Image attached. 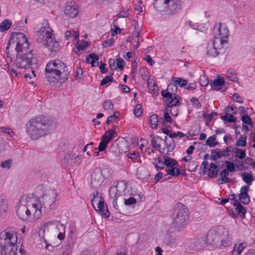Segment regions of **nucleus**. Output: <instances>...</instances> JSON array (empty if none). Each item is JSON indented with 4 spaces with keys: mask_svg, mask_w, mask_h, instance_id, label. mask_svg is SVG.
<instances>
[{
    "mask_svg": "<svg viewBox=\"0 0 255 255\" xmlns=\"http://www.w3.org/2000/svg\"><path fill=\"white\" fill-rule=\"evenodd\" d=\"M229 155V153H228L227 150H221L219 148H216L215 150L212 151L211 157L213 160H216L217 158H220L221 157L224 156L227 157Z\"/></svg>",
    "mask_w": 255,
    "mask_h": 255,
    "instance_id": "obj_22",
    "label": "nucleus"
},
{
    "mask_svg": "<svg viewBox=\"0 0 255 255\" xmlns=\"http://www.w3.org/2000/svg\"><path fill=\"white\" fill-rule=\"evenodd\" d=\"M60 222L57 220L48 221L43 223L38 231V235L44 238L45 233H48L53 227L57 228L58 226L60 225Z\"/></svg>",
    "mask_w": 255,
    "mask_h": 255,
    "instance_id": "obj_18",
    "label": "nucleus"
},
{
    "mask_svg": "<svg viewBox=\"0 0 255 255\" xmlns=\"http://www.w3.org/2000/svg\"><path fill=\"white\" fill-rule=\"evenodd\" d=\"M166 170L168 174L173 176H178L180 173V170L178 168L173 166L166 169Z\"/></svg>",
    "mask_w": 255,
    "mask_h": 255,
    "instance_id": "obj_42",
    "label": "nucleus"
},
{
    "mask_svg": "<svg viewBox=\"0 0 255 255\" xmlns=\"http://www.w3.org/2000/svg\"><path fill=\"white\" fill-rule=\"evenodd\" d=\"M98 210L99 213L103 217L108 218L110 216V212L108 211L107 206L105 204L104 200L102 197L100 198L99 202H98Z\"/></svg>",
    "mask_w": 255,
    "mask_h": 255,
    "instance_id": "obj_21",
    "label": "nucleus"
},
{
    "mask_svg": "<svg viewBox=\"0 0 255 255\" xmlns=\"http://www.w3.org/2000/svg\"><path fill=\"white\" fill-rule=\"evenodd\" d=\"M248 246L247 242H243L239 244H235L232 252V255H240L243 250Z\"/></svg>",
    "mask_w": 255,
    "mask_h": 255,
    "instance_id": "obj_23",
    "label": "nucleus"
},
{
    "mask_svg": "<svg viewBox=\"0 0 255 255\" xmlns=\"http://www.w3.org/2000/svg\"><path fill=\"white\" fill-rule=\"evenodd\" d=\"M164 163L165 165L169 168L176 165L178 163L175 159L169 157H166L164 158Z\"/></svg>",
    "mask_w": 255,
    "mask_h": 255,
    "instance_id": "obj_36",
    "label": "nucleus"
},
{
    "mask_svg": "<svg viewBox=\"0 0 255 255\" xmlns=\"http://www.w3.org/2000/svg\"><path fill=\"white\" fill-rule=\"evenodd\" d=\"M12 23L8 19L4 20L0 24V31L4 32L10 27Z\"/></svg>",
    "mask_w": 255,
    "mask_h": 255,
    "instance_id": "obj_33",
    "label": "nucleus"
},
{
    "mask_svg": "<svg viewBox=\"0 0 255 255\" xmlns=\"http://www.w3.org/2000/svg\"><path fill=\"white\" fill-rule=\"evenodd\" d=\"M207 242L217 247L228 245L231 241L228 230L223 226L213 227L206 235Z\"/></svg>",
    "mask_w": 255,
    "mask_h": 255,
    "instance_id": "obj_5",
    "label": "nucleus"
},
{
    "mask_svg": "<svg viewBox=\"0 0 255 255\" xmlns=\"http://www.w3.org/2000/svg\"><path fill=\"white\" fill-rule=\"evenodd\" d=\"M235 153L236 156L239 159H243L246 157V152L245 150L241 149L239 148H235Z\"/></svg>",
    "mask_w": 255,
    "mask_h": 255,
    "instance_id": "obj_41",
    "label": "nucleus"
},
{
    "mask_svg": "<svg viewBox=\"0 0 255 255\" xmlns=\"http://www.w3.org/2000/svg\"><path fill=\"white\" fill-rule=\"evenodd\" d=\"M222 119L224 121L228 122H235L236 121V118L229 114H226L225 116L222 117Z\"/></svg>",
    "mask_w": 255,
    "mask_h": 255,
    "instance_id": "obj_51",
    "label": "nucleus"
},
{
    "mask_svg": "<svg viewBox=\"0 0 255 255\" xmlns=\"http://www.w3.org/2000/svg\"><path fill=\"white\" fill-rule=\"evenodd\" d=\"M98 60H99L98 56L94 53L89 55L86 58V60L87 62L92 61V63H95L96 61H97Z\"/></svg>",
    "mask_w": 255,
    "mask_h": 255,
    "instance_id": "obj_56",
    "label": "nucleus"
},
{
    "mask_svg": "<svg viewBox=\"0 0 255 255\" xmlns=\"http://www.w3.org/2000/svg\"><path fill=\"white\" fill-rule=\"evenodd\" d=\"M161 95L166 99V104L168 108L170 114L174 117H176L178 115V108L180 104L177 96H173L169 92L162 90Z\"/></svg>",
    "mask_w": 255,
    "mask_h": 255,
    "instance_id": "obj_12",
    "label": "nucleus"
},
{
    "mask_svg": "<svg viewBox=\"0 0 255 255\" xmlns=\"http://www.w3.org/2000/svg\"><path fill=\"white\" fill-rule=\"evenodd\" d=\"M147 85L149 91L152 95V96H156L157 95L158 88L152 79H149L148 80Z\"/></svg>",
    "mask_w": 255,
    "mask_h": 255,
    "instance_id": "obj_25",
    "label": "nucleus"
},
{
    "mask_svg": "<svg viewBox=\"0 0 255 255\" xmlns=\"http://www.w3.org/2000/svg\"><path fill=\"white\" fill-rule=\"evenodd\" d=\"M239 200L240 202H242L243 204H247L250 201V198L248 194H246L244 193L240 194L239 195Z\"/></svg>",
    "mask_w": 255,
    "mask_h": 255,
    "instance_id": "obj_47",
    "label": "nucleus"
},
{
    "mask_svg": "<svg viewBox=\"0 0 255 255\" xmlns=\"http://www.w3.org/2000/svg\"><path fill=\"white\" fill-rule=\"evenodd\" d=\"M11 164V160L7 159L1 162L0 165L2 168L9 169Z\"/></svg>",
    "mask_w": 255,
    "mask_h": 255,
    "instance_id": "obj_60",
    "label": "nucleus"
},
{
    "mask_svg": "<svg viewBox=\"0 0 255 255\" xmlns=\"http://www.w3.org/2000/svg\"><path fill=\"white\" fill-rule=\"evenodd\" d=\"M229 31L228 26L225 23H220L214 28V39L219 40V42L225 44L228 41Z\"/></svg>",
    "mask_w": 255,
    "mask_h": 255,
    "instance_id": "obj_14",
    "label": "nucleus"
},
{
    "mask_svg": "<svg viewBox=\"0 0 255 255\" xmlns=\"http://www.w3.org/2000/svg\"><path fill=\"white\" fill-rule=\"evenodd\" d=\"M141 143L139 144V148L142 151L146 152V147L148 144V142L145 139H141Z\"/></svg>",
    "mask_w": 255,
    "mask_h": 255,
    "instance_id": "obj_52",
    "label": "nucleus"
},
{
    "mask_svg": "<svg viewBox=\"0 0 255 255\" xmlns=\"http://www.w3.org/2000/svg\"><path fill=\"white\" fill-rule=\"evenodd\" d=\"M37 59L34 56L32 50H30L26 52H17L15 64L19 68H31V73L33 77H35V72L33 70V65H36Z\"/></svg>",
    "mask_w": 255,
    "mask_h": 255,
    "instance_id": "obj_7",
    "label": "nucleus"
},
{
    "mask_svg": "<svg viewBox=\"0 0 255 255\" xmlns=\"http://www.w3.org/2000/svg\"><path fill=\"white\" fill-rule=\"evenodd\" d=\"M37 42L42 46H45L51 52L59 49V43L54 38L53 30L49 26L47 20L43 19L39 25Z\"/></svg>",
    "mask_w": 255,
    "mask_h": 255,
    "instance_id": "obj_4",
    "label": "nucleus"
},
{
    "mask_svg": "<svg viewBox=\"0 0 255 255\" xmlns=\"http://www.w3.org/2000/svg\"><path fill=\"white\" fill-rule=\"evenodd\" d=\"M64 13L71 18L75 17L79 13V6L75 2H68L65 5Z\"/></svg>",
    "mask_w": 255,
    "mask_h": 255,
    "instance_id": "obj_19",
    "label": "nucleus"
},
{
    "mask_svg": "<svg viewBox=\"0 0 255 255\" xmlns=\"http://www.w3.org/2000/svg\"><path fill=\"white\" fill-rule=\"evenodd\" d=\"M134 22V31L132 32V34L133 36L136 37L137 42L138 41V36L140 34V27L138 25V23L135 20H133Z\"/></svg>",
    "mask_w": 255,
    "mask_h": 255,
    "instance_id": "obj_46",
    "label": "nucleus"
},
{
    "mask_svg": "<svg viewBox=\"0 0 255 255\" xmlns=\"http://www.w3.org/2000/svg\"><path fill=\"white\" fill-rule=\"evenodd\" d=\"M171 81L175 84L179 85L180 87H183L187 85L188 82L186 80L181 78L174 77L172 78Z\"/></svg>",
    "mask_w": 255,
    "mask_h": 255,
    "instance_id": "obj_37",
    "label": "nucleus"
},
{
    "mask_svg": "<svg viewBox=\"0 0 255 255\" xmlns=\"http://www.w3.org/2000/svg\"><path fill=\"white\" fill-rule=\"evenodd\" d=\"M113 78L112 76H107L105 77L101 81V85L103 86L107 83L113 81Z\"/></svg>",
    "mask_w": 255,
    "mask_h": 255,
    "instance_id": "obj_61",
    "label": "nucleus"
},
{
    "mask_svg": "<svg viewBox=\"0 0 255 255\" xmlns=\"http://www.w3.org/2000/svg\"><path fill=\"white\" fill-rule=\"evenodd\" d=\"M103 106L105 110H112L114 108V105L110 100H105Z\"/></svg>",
    "mask_w": 255,
    "mask_h": 255,
    "instance_id": "obj_48",
    "label": "nucleus"
},
{
    "mask_svg": "<svg viewBox=\"0 0 255 255\" xmlns=\"http://www.w3.org/2000/svg\"><path fill=\"white\" fill-rule=\"evenodd\" d=\"M164 242L167 245H173L176 243V238L172 234H166L164 236Z\"/></svg>",
    "mask_w": 255,
    "mask_h": 255,
    "instance_id": "obj_27",
    "label": "nucleus"
},
{
    "mask_svg": "<svg viewBox=\"0 0 255 255\" xmlns=\"http://www.w3.org/2000/svg\"><path fill=\"white\" fill-rule=\"evenodd\" d=\"M157 7H163L165 12L168 14H173L177 12L181 8V0H157L156 2Z\"/></svg>",
    "mask_w": 255,
    "mask_h": 255,
    "instance_id": "obj_8",
    "label": "nucleus"
},
{
    "mask_svg": "<svg viewBox=\"0 0 255 255\" xmlns=\"http://www.w3.org/2000/svg\"><path fill=\"white\" fill-rule=\"evenodd\" d=\"M110 151L116 156H119L121 153L120 150L118 149V145L117 144H113L110 148Z\"/></svg>",
    "mask_w": 255,
    "mask_h": 255,
    "instance_id": "obj_50",
    "label": "nucleus"
},
{
    "mask_svg": "<svg viewBox=\"0 0 255 255\" xmlns=\"http://www.w3.org/2000/svg\"><path fill=\"white\" fill-rule=\"evenodd\" d=\"M7 209V201L4 198L0 196V218L5 215Z\"/></svg>",
    "mask_w": 255,
    "mask_h": 255,
    "instance_id": "obj_26",
    "label": "nucleus"
},
{
    "mask_svg": "<svg viewBox=\"0 0 255 255\" xmlns=\"http://www.w3.org/2000/svg\"><path fill=\"white\" fill-rule=\"evenodd\" d=\"M109 172L107 168L102 170L99 167L94 168L91 175L92 186L95 188L100 186L104 179L108 177Z\"/></svg>",
    "mask_w": 255,
    "mask_h": 255,
    "instance_id": "obj_13",
    "label": "nucleus"
},
{
    "mask_svg": "<svg viewBox=\"0 0 255 255\" xmlns=\"http://www.w3.org/2000/svg\"><path fill=\"white\" fill-rule=\"evenodd\" d=\"M56 197V192L54 190H49L42 197L43 206L45 208L53 209Z\"/></svg>",
    "mask_w": 255,
    "mask_h": 255,
    "instance_id": "obj_16",
    "label": "nucleus"
},
{
    "mask_svg": "<svg viewBox=\"0 0 255 255\" xmlns=\"http://www.w3.org/2000/svg\"><path fill=\"white\" fill-rule=\"evenodd\" d=\"M225 163L227 170L231 172H234L235 170V165L233 162L229 161H226Z\"/></svg>",
    "mask_w": 255,
    "mask_h": 255,
    "instance_id": "obj_53",
    "label": "nucleus"
},
{
    "mask_svg": "<svg viewBox=\"0 0 255 255\" xmlns=\"http://www.w3.org/2000/svg\"><path fill=\"white\" fill-rule=\"evenodd\" d=\"M242 176L243 180L248 185H251L254 180L252 173L245 172Z\"/></svg>",
    "mask_w": 255,
    "mask_h": 255,
    "instance_id": "obj_28",
    "label": "nucleus"
},
{
    "mask_svg": "<svg viewBox=\"0 0 255 255\" xmlns=\"http://www.w3.org/2000/svg\"><path fill=\"white\" fill-rule=\"evenodd\" d=\"M224 44L219 42V40L213 39L208 44L207 48V55L211 57H216L219 54L224 52Z\"/></svg>",
    "mask_w": 255,
    "mask_h": 255,
    "instance_id": "obj_15",
    "label": "nucleus"
},
{
    "mask_svg": "<svg viewBox=\"0 0 255 255\" xmlns=\"http://www.w3.org/2000/svg\"><path fill=\"white\" fill-rule=\"evenodd\" d=\"M114 39L111 38L105 41L103 45L105 47L111 46L114 44Z\"/></svg>",
    "mask_w": 255,
    "mask_h": 255,
    "instance_id": "obj_64",
    "label": "nucleus"
},
{
    "mask_svg": "<svg viewBox=\"0 0 255 255\" xmlns=\"http://www.w3.org/2000/svg\"><path fill=\"white\" fill-rule=\"evenodd\" d=\"M169 110H167V112H165L163 116V121L162 122L163 124L165 122L172 123V119L170 116L168 114Z\"/></svg>",
    "mask_w": 255,
    "mask_h": 255,
    "instance_id": "obj_58",
    "label": "nucleus"
},
{
    "mask_svg": "<svg viewBox=\"0 0 255 255\" xmlns=\"http://www.w3.org/2000/svg\"><path fill=\"white\" fill-rule=\"evenodd\" d=\"M177 89V88L175 84L171 83L168 85L167 90L165 91L169 92V93L172 94L173 96H176L174 93L176 92Z\"/></svg>",
    "mask_w": 255,
    "mask_h": 255,
    "instance_id": "obj_54",
    "label": "nucleus"
},
{
    "mask_svg": "<svg viewBox=\"0 0 255 255\" xmlns=\"http://www.w3.org/2000/svg\"><path fill=\"white\" fill-rule=\"evenodd\" d=\"M206 144L210 147L215 146L218 142L216 141V137L215 135L210 136L206 141Z\"/></svg>",
    "mask_w": 255,
    "mask_h": 255,
    "instance_id": "obj_43",
    "label": "nucleus"
},
{
    "mask_svg": "<svg viewBox=\"0 0 255 255\" xmlns=\"http://www.w3.org/2000/svg\"><path fill=\"white\" fill-rule=\"evenodd\" d=\"M189 214L188 209L181 206L176 210L173 223L176 228L180 230L185 227L188 222Z\"/></svg>",
    "mask_w": 255,
    "mask_h": 255,
    "instance_id": "obj_10",
    "label": "nucleus"
},
{
    "mask_svg": "<svg viewBox=\"0 0 255 255\" xmlns=\"http://www.w3.org/2000/svg\"><path fill=\"white\" fill-rule=\"evenodd\" d=\"M76 154L72 152H67L64 157L65 161L70 165H73V161Z\"/></svg>",
    "mask_w": 255,
    "mask_h": 255,
    "instance_id": "obj_31",
    "label": "nucleus"
},
{
    "mask_svg": "<svg viewBox=\"0 0 255 255\" xmlns=\"http://www.w3.org/2000/svg\"><path fill=\"white\" fill-rule=\"evenodd\" d=\"M17 233L13 228H7L0 233V246H17Z\"/></svg>",
    "mask_w": 255,
    "mask_h": 255,
    "instance_id": "obj_9",
    "label": "nucleus"
},
{
    "mask_svg": "<svg viewBox=\"0 0 255 255\" xmlns=\"http://www.w3.org/2000/svg\"><path fill=\"white\" fill-rule=\"evenodd\" d=\"M225 83L224 79L220 77L214 80L210 83L211 89L214 90L218 91L220 90Z\"/></svg>",
    "mask_w": 255,
    "mask_h": 255,
    "instance_id": "obj_24",
    "label": "nucleus"
},
{
    "mask_svg": "<svg viewBox=\"0 0 255 255\" xmlns=\"http://www.w3.org/2000/svg\"><path fill=\"white\" fill-rule=\"evenodd\" d=\"M129 196L128 195V196L124 197L125 204L127 206H131L135 204L136 202V200L132 196L129 197Z\"/></svg>",
    "mask_w": 255,
    "mask_h": 255,
    "instance_id": "obj_38",
    "label": "nucleus"
},
{
    "mask_svg": "<svg viewBox=\"0 0 255 255\" xmlns=\"http://www.w3.org/2000/svg\"><path fill=\"white\" fill-rule=\"evenodd\" d=\"M56 229L59 232L57 235L58 239L60 240H63L65 238V233L66 231L65 225L60 222V225L58 226Z\"/></svg>",
    "mask_w": 255,
    "mask_h": 255,
    "instance_id": "obj_30",
    "label": "nucleus"
},
{
    "mask_svg": "<svg viewBox=\"0 0 255 255\" xmlns=\"http://www.w3.org/2000/svg\"><path fill=\"white\" fill-rule=\"evenodd\" d=\"M56 123L52 119L43 115L30 119L26 124L27 135L32 139H36L47 135L55 128Z\"/></svg>",
    "mask_w": 255,
    "mask_h": 255,
    "instance_id": "obj_2",
    "label": "nucleus"
},
{
    "mask_svg": "<svg viewBox=\"0 0 255 255\" xmlns=\"http://www.w3.org/2000/svg\"><path fill=\"white\" fill-rule=\"evenodd\" d=\"M110 197L114 198L130 195V189L128 187L127 183L125 181L117 182L116 185L112 186L109 191Z\"/></svg>",
    "mask_w": 255,
    "mask_h": 255,
    "instance_id": "obj_11",
    "label": "nucleus"
},
{
    "mask_svg": "<svg viewBox=\"0 0 255 255\" xmlns=\"http://www.w3.org/2000/svg\"><path fill=\"white\" fill-rule=\"evenodd\" d=\"M45 71V77L50 84L63 83L67 80L69 75L65 64L58 59L48 62Z\"/></svg>",
    "mask_w": 255,
    "mask_h": 255,
    "instance_id": "obj_3",
    "label": "nucleus"
},
{
    "mask_svg": "<svg viewBox=\"0 0 255 255\" xmlns=\"http://www.w3.org/2000/svg\"><path fill=\"white\" fill-rule=\"evenodd\" d=\"M199 82L201 86L205 87L208 85L209 80L208 79V78L206 76L202 75L200 77Z\"/></svg>",
    "mask_w": 255,
    "mask_h": 255,
    "instance_id": "obj_55",
    "label": "nucleus"
},
{
    "mask_svg": "<svg viewBox=\"0 0 255 255\" xmlns=\"http://www.w3.org/2000/svg\"><path fill=\"white\" fill-rule=\"evenodd\" d=\"M234 205L236 207V209L239 214H242L243 215L246 214V210L241 204L238 203V201L234 202Z\"/></svg>",
    "mask_w": 255,
    "mask_h": 255,
    "instance_id": "obj_44",
    "label": "nucleus"
},
{
    "mask_svg": "<svg viewBox=\"0 0 255 255\" xmlns=\"http://www.w3.org/2000/svg\"><path fill=\"white\" fill-rule=\"evenodd\" d=\"M162 141H163V140L161 138L159 137H153L151 140V144L153 147L157 148L159 149L161 148L159 143Z\"/></svg>",
    "mask_w": 255,
    "mask_h": 255,
    "instance_id": "obj_40",
    "label": "nucleus"
},
{
    "mask_svg": "<svg viewBox=\"0 0 255 255\" xmlns=\"http://www.w3.org/2000/svg\"><path fill=\"white\" fill-rule=\"evenodd\" d=\"M117 127H114L111 129L106 131L102 136L101 141L99 144V151H104L107 146L108 143L115 137V129Z\"/></svg>",
    "mask_w": 255,
    "mask_h": 255,
    "instance_id": "obj_17",
    "label": "nucleus"
},
{
    "mask_svg": "<svg viewBox=\"0 0 255 255\" xmlns=\"http://www.w3.org/2000/svg\"><path fill=\"white\" fill-rule=\"evenodd\" d=\"M159 122L158 119V116L156 114L152 115L149 118V123L151 128H155L158 126V123Z\"/></svg>",
    "mask_w": 255,
    "mask_h": 255,
    "instance_id": "obj_35",
    "label": "nucleus"
},
{
    "mask_svg": "<svg viewBox=\"0 0 255 255\" xmlns=\"http://www.w3.org/2000/svg\"><path fill=\"white\" fill-rule=\"evenodd\" d=\"M191 102L195 108L199 109L201 107V104L197 99L192 98L191 99Z\"/></svg>",
    "mask_w": 255,
    "mask_h": 255,
    "instance_id": "obj_63",
    "label": "nucleus"
},
{
    "mask_svg": "<svg viewBox=\"0 0 255 255\" xmlns=\"http://www.w3.org/2000/svg\"><path fill=\"white\" fill-rule=\"evenodd\" d=\"M247 144V137L243 135H242L240 138L236 142V145L238 146H246Z\"/></svg>",
    "mask_w": 255,
    "mask_h": 255,
    "instance_id": "obj_45",
    "label": "nucleus"
},
{
    "mask_svg": "<svg viewBox=\"0 0 255 255\" xmlns=\"http://www.w3.org/2000/svg\"><path fill=\"white\" fill-rule=\"evenodd\" d=\"M74 77L76 80H79L83 78V69L82 68L80 67L77 68Z\"/></svg>",
    "mask_w": 255,
    "mask_h": 255,
    "instance_id": "obj_57",
    "label": "nucleus"
},
{
    "mask_svg": "<svg viewBox=\"0 0 255 255\" xmlns=\"http://www.w3.org/2000/svg\"><path fill=\"white\" fill-rule=\"evenodd\" d=\"M226 77L227 79L233 82H235L238 80L237 74L235 72H228L226 74Z\"/></svg>",
    "mask_w": 255,
    "mask_h": 255,
    "instance_id": "obj_49",
    "label": "nucleus"
},
{
    "mask_svg": "<svg viewBox=\"0 0 255 255\" xmlns=\"http://www.w3.org/2000/svg\"><path fill=\"white\" fill-rule=\"evenodd\" d=\"M208 171V176L211 178L215 177L219 172L217 165L213 163H210Z\"/></svg>",
    "mask_w": 255,
    "mask_h": 255,
    "instance_id": "obj_29",
    "label": "nucleus"
},
{
    "mask_svg": "<svg viewBox=\"0 0 255 255\" xmlns=\"http://www.w3.org/2000/svg\"><path fill=\"white\" fill-rule=\"evenodd\" d=\"M241 120L243 123V127L246 128L247 130H249L250 129L248 127L244 125V124L252 125V121L251 118L248 115H245L242 117Z\"/></svg>",
    "mask_w": 255,
    "mask_h": 255,
    "instance_id": "obj_39",
    "label": "nucleus"
},
{
    "mask_svg": "<svg viewBox=\"0 0 255 255\" xmlns=\"http://www.w3.org/2000/svg\"><path fill=\"white\" fill-rule=\"evenodd\" d=\"M152 163L156 169H163L165 166L164 161L159 157L154 159Z\"/></svg>",
    "mask_w": 255,
    "mask_h": 255,
    "instance_id": "obj_34",
    "label": "nucleus"
},
{
    "mask_svg": "<svg viewBox=\"0 0 255 255\" xmlns=\"http://www.w3.org/2000/svg\"><path fill=\"white\" fill-rule=\"evenodd\" d=\"M6 52H8L9 47L15 48L16 52H26L30 50L26 36L20 32H13L10 34L7 43Z\"/></svg>",
    "mask_w": 255,
    "mask_h": 255,
    "instance_id": "obj_6",
    "label": "nucleus"
},
{
    "mask_svg": "<svg viewBox=\"0 0 255 255\" xmlns=\"http://www.w3.org/2000/svg\"><path fill=\"white\" fill-rule=\"evenodd\" d=\"M42 204L39 199L33 195L22 197L16 206L18 217L29 222H34L42 216Z\"/></svg>",
    "mask_w": 255,
    "mask_h": 255,
    "instance_id": "obj_1",
    "label": "nucleus"
},
{
    "mask_svg": "<svg viewBox=\"0 0 255 255\" xmlns=\"http://www.w3.org/2000/svg\"><path fill=\"white\" fill-rule=\"evenodd\" d=\"M1 255H17V246H0Z\"/></svg>",
    "mask_w": 255,
    "mask_h": 255,
    "instance_id": "obj_20",
    "label": "nucleus"
},
{
    "mask_svg": "<svg viewBox=\"0 0 255 255\" xmlns=\"http://www.w3.org/2000/svg\"><path fill=\"white\" fill-rule=\"evenodd\" d=\"M141 106L140 104H137L135 107V108L134 110V114L137 117H139L142 113V112L141 111Z\"/></svg>",
    "mask_w": 255,
    "mask_h": 255,
    "instance_id": "obj_59",
    "label": "nucleus"
},
{
    "mask_svg": "<svg viewBox=\"0 0 255 255\" xmlns=\"http://www.w3.org/2000/svg\"><path fill=\"white\" fill-rule=\"evenodd\" d=\"M162 142H164L166 145L168 153V152H172L173 151L174 148L175 147V143L173 139H167V136H166L165 139L164 140H163V141Z\"/></svg>",
    "mask_w": 255,
    "mask_h": 255,
    "instance_id": "obj_32",
    "label": "nucleus"
},
{
    "mask_svg": "<svg viewBox=\"0 0 255 255\" xmlns=\"http://www.w3.org/2000/svg\"><path fill=\"white\" fill-rule=\"evenodd\" d=\"M93 198L91 199V202L92 204H94V202H99L100 200V198L101 196H98V192L97 191H94L92 194Z\"/></svg>",
    "mask_w": 255,
    "mask_h": 255,
    "instance_id": "obj_62",
    "label": "nucleus"
}]
</instances>
